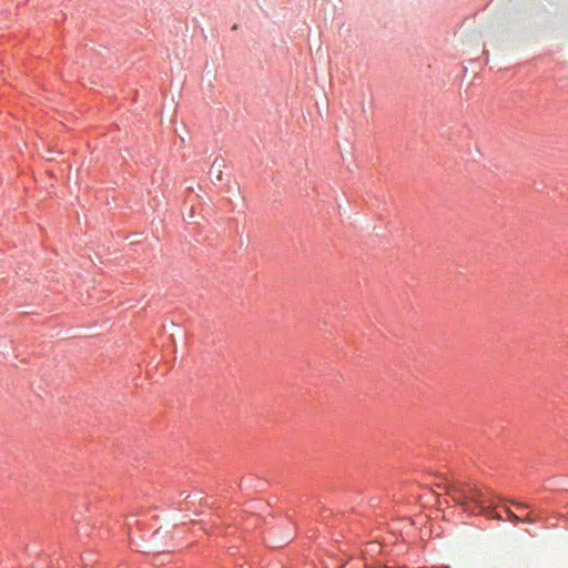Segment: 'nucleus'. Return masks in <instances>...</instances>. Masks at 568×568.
Listing matches in <instances>:
<instances>
[{"instance_id":"nucleus-1","label":"nucleus","mask_w":568,"mask_h":568,"mask_svg":"<svg viewBox=\"0 0 568 568\" xmlns=\"http://www.w3.org/2000/svg\"><path fill=\"white\" fill-rule=\"evenodd\" d=\"M452 500L470 514H484L495 518V508L491 506V493L483 490L478 486L464 483H453L446 487Z\"/></svg>"},{"instance_id":"nucleus-2","label":"nucleus","mask_w":568,"mask_h":568,"mask_svg":"<svg viewBox=\"0 0 568 568\" xmlns=\"http://www.w3.org/2000/svg\"><path fill=\"white\" fill-rule=\"evenodd\" d=\"M225 160L222 158H216L209 170V174L212 179H215L216 181H222L223 171L225 169Z\"/></svg>"},{"instance_id":"nucleus-3","label":"nucleus","mask_w":568,"mask_h":568,"mask_svg":"<svg viewBox=\"0 0 568 568\" xmlns=\"http://www.w3.org/2000/svg\"><path fill=\"white\" fill-rule=\"evenodd\" d=\"M504 514L507 516V519L509 520H518V516L514 514L508 507H503Z\"/></svg>"},{"instance_id":"nucleus-4","label":"nucleus","mask_w":568,"mask_h":568,"mask_svg":"<svg viewBox=\"0 0 568 568\" xmlns=\"http://www.w3.org/2000/svg\"><path fill=\"white\" fill-rule=\"evenodd\" d=\"M498 518H499V520H504V516L500 511H499Z\"/></svg>"},{"instance_id":"nucleus-5","label":"nucleus","mask_w":568,"mask_h":568,"mask_svg":"<svg viewBox=\"0 0 568 568\" xmlns=\"http://www.w3.org/2000/svg\"><path fill=\"white\" fill-rule=\"evenodd\" d=\"M443 568H449V567H448V566H445V567H443Z\"/></svg>"}]
</instances>
